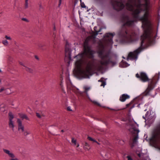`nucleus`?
Returning <instances> with one entry per match:
<instances>
[{
  "instance_id": "54",
  "label": "nucleus",
  "mask_w": 160,
  "mask_h": 160,
  "mask_svg": "<svg viewBox=\"0 0 160 160\" xmlns=\"http://www.w3.org/2000/svg\"><path fill=\"white\" fill-rule=\"evenodd\" d=\"M128 106H129V104H127V107H128Z\"/></svg>"
},
{
  "instance_id": "10",
  "label": "nucleus",
  "mask_w": 160,
  "mask_h": 160,
  "mask_svg": "<svg viewBox=\"0 0 160 160\" xmlns=\"http://www.w3.org/2000/svg\"><path fill=\"white\" fill-rule=\"evenodd\" d=\"M9 127L10 128H12V130L14 131V124L12 120L14 118L13 115L11 112H9Z\"/></svg>"
},
{
  "instance_id": "33",
  "label": "nucleus",
  "mask_w": 160,
  "mask_h": 160,
  "mask_svg": "<svg viewBox=\"0 0 160 160\" xmlns=\"http://www.w3.org/2000/svg\"><path fill=\"white\" fill-rule=\"evenodd\" d=\"M22 20L27 22H28V20L26 18H22Z\"/></svg>"
},
{
  "instance_id": "45",
  "label": "nucleus",
  "mask_w": 160,
  "mask_h": 160,
  "mask_svg": "<svg viewBox=\"0 0 160 160\" xmlns=\"http://www.w3.org/2000/svg\"><path fill=\"white\" fill-rule=\"evenodd\" d=\"M76 145H77V147H78L79 146V144L78 143H77Z\"/></svg>"
},
{
  "instance_id": "58",
  "label": "nucleus",
  "mask_w": 160,
  "mask_h": 160,
  "mask_svg": "<svg viewBox=\"0 0 160 160\" xmlns=\"http://www.w3.org/2000/svg\"><path fill=\"white\" fill-rule=\"evenodd\" d=\"M57 126V125H53L52 126Z\"/></svg>"
},
{
  "instance_id": "34",
  "label": "nucleus",
  "mask_w": 160,
  "mask_h": 160,
  "mask_svg": "<svg viewBox=\"0 0 160 160\" xmlns=\"http://www.w3.org/2000/svg\"><path fill=\"white\" fill-rule=\"evenodd\" d=\"M106 83L105 82H102V84L100 85V86H103V87H104V86L106 85Z\"/></svg>"
},
{
  "instance_id": "15",
  "label": "nucleus",
  "mask_w": 160,
  "mask_h": 160,
  "mask_svg": "<svg viewBox=\"0 0 160 160\" xmlns=\"http://www.w3.org/2000/svg\"><path fill=\"white\" fill-rule=\"evenodd\" d=\"M83 148L85 150H89L90 149V145L88 142H86L83 146Z\"/></svg>"
},
{
  "instance_id": "6",
  "label": "nucleus",
  "mask_w": 160,
  "mask_h": 160,
  "mask_svg": "<svg viewBox=\"0 0 160 160\" xmlns=\"http://www.w3.org/2000/svg\"><path fill=\"white\" fill-rule=\"evenodd\" d=\"M115 35L114 33H107L104 36V38L107 43L110 45L112 46L113 43V38Z\"/></svg>"
},
{
  "instance_id": "55",
  "label": "nucleus",
  "mask_w": 160,
  "mask_h": 160,
  "mask_svg": "<svg viewBox=\"0 0 160 160\" xmlns=\"http://www.w3.org/2000/svg\"><path fill=\"white\" fill-rule=\"evenodd\" d=\"M134 107V105H133L131 108H133Z\"/></svg>"
},
{
  "instance_id": "29",
  "label": "nucleus",
  "mask_w": 160,
  "mask_h": 160,
  "mask_svg": "<svg viewBox=\"0 0 160 160\" xmlns=\"http://www.w3.org/2000/svg\"><path fill=\"white\" fill-rule=\"evenodd\" d=\"M5 38L7 39L8 40H12L10 36H8L7 35H6L5 36Z\"/></svg>"
},
{
  "instance_id": "3",
  "label": "nucleus",
  "mask_w": 160,
  "mask_h": 160,
  "mask_svg": "<svg viewBox=\"0 0 160 160\" xmlns=\"http://www.w3.org/2000/svg\"><path fill=\"white\" fill-rule=\"evenodd\" d=\"M92 39V37L91 36L87 37L83 44V53L78 54L74 57V58H80L75 62V65L78 69H79L81 67L82 59L83 54L85 55L90 59L93 58H94V54L95 53V52L91 49V47L89 44Z\"/></svg>"
},
{
  "instance_id": "4",
  "label": "nucleus",
  "mask_w": 160,
  "mask_h": 160,
  "mask_svg": "<svg viewBox=\"0 0 160 160\" xmlns=\"http://www.w3.org/2000/svg\"><path fill=\"white\" fill-rule=\"evenodd\" d=\"M154 78L152 80L149 82L148 87L144 92V94L146 95L151 96L154 97L157 94L156 90L154 89L155 87Z\"/></svg>"
},
{
  "instance_id": "1",
  "label": "nucleus",
  "mask_w": 160,
  "mask_h": 160,
  "mask_svg": "<svg viewBox=\"0 0 160 160\" xmlns=\"http://www.w3.org/2000/svg\"><path fill=\"white\" fill-rule=\"evenodd\" d=\"M151 0H128L126 4V8L129 11H132L134 6L136 7L137 9L132 12L134 18L130 19L128 16L125 15L122 17V21L123 23L121 30L118 32L121 41L122 42L130 43L138 40V34L128 31L126 27L134 26L137 22L136 19L142 22V27L144 30L143 34L141 36L140 46L133 52H130L128 57H138V54L144 49L143 44L144 42L147 41L150 43L152 41L153 33L148 20V9Z\"/></svg>"
},
{
  "instance_id": "50",
  "label": "nucleus",
  "mask_w": 160,
  "mask_h": 160,
  "mask_svg": "<svg viewBox=\"0 0 160 160\" xmlns=\"http://www.w3.org/2000/svg\"><path fill=\"white\" fill-rule=\"evenodd\" d=\"M138 156L139 157H141V156H140V154H138Z\"/></svg>"
},
{
  "instance_id": "53",
  "label": "nucleus",
  "mask_w": 160,
  "mask_h": 160,
  "mask_svg": "<svg viewBox=\"0 0 160 160\" xmlns=\"http://www.w3.org/2000/svg\"><path fill=\"white\" fill-rule=\"evenodd\" d=\"M147 106V105L146 104H145L144 105L145 107L146 106Z\"/></svg>"
},
{
  "instance_id": "38",
  "label": "nucleus",
  "mask_w": 160,
  "mask_h": 160,
  "mask_svg": "<svg viewBox=\"0 0 160 160\" xmlns=\"http://www.w3.org/2000/svg\"><path fill=\"white\" fill-rule=\"evenodd\" d=\"M92 141L94 142H95L96 143H97L98 144H99V143H98L97 141H96L95 140L93 139L92 140Z\"/></svg>"
},
{
  "instance_id": "19",
  "label": "nucleus",
  "mask_w": 160,
  "mask_h": 160,
  "mask_svg": "<svg viewBox=\"0 0 160 160\" xmlns=\"http://www.w3.org/2000/svg\"><path fill=\"white\" fill-rule=\"evenodd\" d=\"M97 28V27L96 26L94 28V30L96 32V34H95V37L98 34H102V33H99V32L101 31V30H102V28H100L98 31H97L96 30Z\"/></svg>"
},
{
  "instance_id": "44",
  "label": "nucleus",
  "mask_w": 160,
  "mask_h": 160,
  "mask_svg": "<svg viewBox=\"0 0 160 160\" xmlns=\"http://www.w3.org/2000/svg\"><path fill=\"white\" fill-rule=\"evenodd\" d=\"M35 58H36V59H37V60H39V58H38V57L37 56H35Z\"/></svg>"
},
{
  "instance_id": "28",
  "label": "nucleus",
  "mask_w": 160,
  "mask_h": 160,
  "mask_svg": "<svg viewBox=\"0 0 160 160\" xmlns=\"http://www.w3.org/2000/svg\"><path fill=\"white\" fill-rule=\"evenodd\" d=\"M111 110H113L114 111H119L122 110V108H110Z\"/></svg>"
},
{
  "instance_id": "23",
  "label": "nucleus",
  "mask_w": 160,
  "mask_h": 160,
  "mask_svg": "<svg viewBox=\"0 0 160 160\" xmlns=\"http://www.w3.org/2000/svg\"><path fill=\"white\" fill-rule=\"evenodd\" d=\"M71 142L74 146L77 145V140L73 138H72Z\"/></svg>"
},
{
  "instance_id": "26",
  "label": "nucleus",
  "mask_w": 160,
  "mask_h": 160,
  "mask_svg": "<svg viewBox=\"0 0 160 160\" xmlns=\"http://www.w3.org/2000/svg\"><path fill=\"white\" fill-rule=\"evenodd\" d=\"M60 80H61V81H60V85L61 87V88L62 89H63V79L62 78H61V79Z\"/></svg>"
},
{
  "instance_id": "31",
  "label": "nucleus",
  "mask_w": 160,
  "mask_h": 160,
  "mask_svg": "<svg viewBox=\"0 0 160 160\" xmlns=\"http://www.w3.org/2000/svg\"><path fill=\"white\" fill-rule=\"evenodd\" d=\"M30 133L29 132L26 131L24 132V135L25 136H26L27 135L29 134Z\"/></svg>"
},
{
  "instance_id": "9",
  "label": "nucleus",
  "mask_w": 160,
  "mask_h": 160,
  "mask_svg": "<svg viewBox=\"0 0 160 160\" xmlns=\"http://www.w3.org/2000/svg\"><path fill=\"white\" fill-rule=\"evenodd\" d=\"M65 57L66 58H68L69 60H71V52L72 50L69 47L68 45H66L65 48Z\"/></svg>"
},
{
  "instance_id": "22",
  "label": "nucleus",
  "mask_w": 160,
  "mask_h": 160,
  "mask_svg": "<svg viewBox=\"0 0 160 160\" xmlns=\"http://www.w3.org/2000/svg\"><path fill=\"white\" fill-rule=\"evenodd\" d=\"M3 44L5 46H7L8 44V42L7 40H3L2 42Z\"/></svg>"
},
{
  "instance_id": "56",
  "label": "nucleus",
  "mask_w": 160,
  "mask_h": 160,
  "mask_svg": "<svg viewBox=\"0 0 160 160\" xmlns=\"http://www.w3.org/2000/svg\"><path fill=\"white\" fill-rule=\"evenodd\" d=\"M2 72V71L1 70V69H0V72Z\"/></svg>"
},
{
  "instance_id": "39",
  "label": "nucleus",
  "mask_w": 160,
  "mask_h": 160,
  "mask_svg": "<svg viewBox=\"0 0 160 160\" xmlns=\"http://www.w3.org/2000/svg\"><path fill=\"white\" fill-rule=\"evenodd\" d=\"M10 160H18L17 158H11L10 159Z\"/></svg>"
},
{
  "instance_id": "25",
  "label": "nucleus",
  "mask_w": 160,
  "mask_h": 160,
  "mask_svg": "<svg viewBox=\"0 0 160 160\" xmlns=\"http://www.w3.org/2000/svg\"><path fill=\"white\" fill-rule=\"evenodd\" d=\"M80 5L82 8H86V6L85 5L84 2H82V1H80Z\"/></svg>"
},
{
  "instance_id": "60",
  "label": "nucleus",
  "mask_w": 160,
  "mask_h": 160,
  "mask_svg": "<svg viewBox=\"0 0 160 160\" xmlns=\"http://www.w3.org/2000/svg\"><path fill=\"white\" fill-rule=\"evenodd\" d=\"M80 1H82V0H80Z\"/></svg>"
},
{
  "instance_id": "2",
  "label": "nucleus",
  "mask_w": 160,
  "mask_h": 160,
  "mask_svg": "<svg viewBox=\"0 0 160 160\" xmlns=\"http://www.w3.org/2000/svg\"><path fill=\"white\" fill-rule=\"evenodd\" d=\"M98 57L101 60L98 61L99 63H93L91 61L88 62L86 67L85 69L81 70L82 73L85 75H88L91 74L92 71L95 70H100L102 68V66L107 65L110 62L112 63L113 66L117 63L116 62H112L107 60V58L109 57L111 53L105 49H102L98 52Z\"/></svg>"
},
{
  "instance_id": "40",
  "label": "nucleus",
  "mask_w": 160,
  "mask_h": 160,
  "mask_svg": "<svg viewBox=\"0 0 160 160\" xmlns=\"http://www.w3.org/2000/svg\"><path fill=\"white\" fill-rule=\"evenodd\" d=\"M4 90V88H2L0 89V92H2Z\"/></svg>"
},
{
  "instance_id": "20",
  "label": "nucleus",
  "mask_w": 160,
  "mask_h": 160,
  "mask_svg": "<svg viewBox=\"0 0 160 160\" xmlns=\"http://www.w3.org/2000/svg\"><path fill=\"white\" fill-rule=\"evenodd\" d=\"M5 106L4 104H2L0 106V110L2 112L5 111Z\"/></svg>"
},
{
  "instance_id": "11",
  "label": "nucleus",
  "mask_w": 160,
  "mask_h": 160,
  "mask_svg": "<svg viewBox=\"0 0 160 160\" xmlns=\"http://www.w3.org/2000/svg\"><path fill=\"white\" fill-rule=\"evenodd\" d=\"M130 98V96L126 94H123L120 97L119 100L121 102H124L128 99Z\"/></svg>"
},
{
  "instance_id": "8",
  "label": "nucleus",
  "mask_w": 160,
  "mask_h": 160,
  "mask_svg": "<svg viewBox=\"0 0 160 160\" xmlns=\"http://www.w3.org/2000/svg\"><path fill=\"white\" fill-rule=\"evenodd\" d=\"M112 5L113 8L117 11H119L122 10L124 7V5L121 2L115 1L112 3Z\"/></svg>"
},
{
  "instance_id": "17",
  "label": "nucleus",
  "mask_w": 160,
  "mask_h": 160,
  "mask_svg": "<svg viewBox=\"0 0 160 160\" xmlns=\"http://www.w3.org/2000/svg\"><path fill=\"white\" fill-rule=\"evenodd\" d=\"M150 112L149 111H148L145 114V116H142V118L143 119H144L146 120H148L149 118V116H150Z\"/></svg>"
},
{
  "instance_id": "43",
  "label": "nucleus",
  "mask_w": 160,
  "mask_h": 160,
  "mask_svg": "<svg viewBox=\"0 0 160 160\" xmlns=\"http://www.w3.org/2000/svg\"><path fill=\"white\" fill-rule=\"evenodd\" d=\"M61 2H62V0H59V6L61 4Z\"/></svg>"
},
{
  "instance_id": "5",
  "label": "nucleus",
  "mask_w": 160,
  "mask_h": 160,
  "mask_svg": "<svg viewBox=\"0 0 160 160\" xmlns=\"http://www.w3.org/2000/svg\"><path fill=\"white\" fill-rule=\"evenodd\" d=\"M135 124H133L132 126V128L133 130V138L132 139L133 144L137 143L138 142V133L139 131L138 129V125L135 122Z\"/></svg>"
},
{
  "instance_id": "36",
  "label": "nucleus",
  "mask_w": 160,
  "mask_h": 160,
  "mask_svg": "<svg viewBox=\"0 0 160 160\" xmlns=\"http://www.w3.org/2000/svg\"><path fill=\"white\" fill-rule=\"evenodd\" d=\"M88 140L92 141L93 138L90 137L88 136Z\"/></svg>"
},
{
  "instance_id": "46",
  "label": "nucleus",
  "mask_w": 160,
  "mask_h": 160,
  "mask_svg": "<svg viewBox=\"0 0 160 160\" xmlns=\"http://www.w3.org/2000/svg\"><path fill=\"white\" fill-rule=\"evenodd\" d=\"M93 102L94 103H95V104H98V102H96V101H94Z\"/></svg>"
},
{
  "instance_id": "47",
  "label": "nucleus",
  "mask_w": 160,
  "mask_h": 160,
  "mask_svg": "<svg viewBox=\"0 0 160 160\" xmlns=\"http://www.w3.org/2000/svg\"><path fill=\"white\" fill-rule=\"evenodd\" d=\"M53 30L54 31H55L56 30V28H55V26H54V27L53 28Z\"/></svg>"
},
{
  "instance_id": "51",
  "label": "nucleus",
  "mask_w": 160,
  "mask_h": 160,
  "mask_svg": "<svg viewBox=\"0 0 160 160\" xmlns=\"http://www.w3.org/2000/svg\"><path fill=\"white\" fill-rule=\"evenodd\" d=\"M61 132H64V131L63 130H62L61 131Z\"/></svg>"
},
{
  "instance_id": "24",
  "label": "nucleus",
  "mask_w": 160,
  "mask_h": 160,
  "mask_svg": "<svg viewBox=\"0 0 160 160\" xmlns=\"http://www.w3.org/2000/svg\"><path fill=\"white\" fill-rule=\"evenodd\" d=\"M110 57L111 58H115L116 59H117V55L116 54L112 53L110 55Z\"/></svg>"
},
{
  "instance_id": "13",
  "label": "nucleus",
  "mask_w": 160,
  "mask_h": 160,
  "mask_svg": "<svg viewBox=\"0 0 160 160\" xmlns=\"http://www.w3.org/2000/svg\"><path fill=\"white\" fill-rule=\"evenodd\" d=\"M17 122L18 123V130H21L22 132L24 131V127L22 124V122L20 119H17Z\"/></svg>"
},
{
  "instance_id": "14",
  "label": "nucleus",
  "mask_w": 160,
  "mask_h": 160,
  "mask_svg": "<svg viewBox=\"0 0 160 160\" xmlns=\"http://www.w3.org/2000/svg\"><path fill=\"white\" fill-rule=\"evenodd\" d=\"M120 65L122 67L125 68L129 66V64H128L127 62L124 61L122 60L120 64Z\"/></svg>"
},
{
  "instance_id": "35",
  "label": "nucleus",
  "mask_w": 160,
  "mask_h": 160,
  "mask_svg": "<svg viewBox=\"0 0 160 160\" xmlns=\"http://www.w3.org/2000/svg\"><path fill=\"white\" fill-rule=\"evenodd\" d=\"M127 158L128 160H132V158L130 156H128L127 157Z\"/></svg>"
},
{
  "instance_id": "37",
  "label": "nucleus",
  "mask_w": 160,
  "mask_h": 160,
  "mask_svg": "<svg viewBox=\"0 0 160 160\" xmlns=\"http://www.w3.org/2000/svg\"><path fill=\"white\" fill-rule=\"evenodd\" d=\"M67 110L69 111H72V110L71 109V107L70 106L68 107Z\"/></svg>"
},
{
  "instance_id": "16",
  "label": "nucleus",
  "mask_w": 160,
  "mask_h": 160,
  "mask_svg": "<svg viewBox=\"0 0 160 160\" xmlns=\"http://www.w3.org/2000/svg\"><path fill=\"white\" fill-rule=\"evenodd\" d=\"M19 117L22 119H25L27 120H29V119L25 114L21 113L18 114Z\"/></svg>"
},
{
  "instance_id": "7",
  "label": "nucleus",
  "mask_w": 160,
  "mask_h": 160,
  "mask_svg": "<svg viewBox=\"0 0 160 160\" xmlns=\"http://www.w3.org/2000/svg\"><path fill=\"white\" fill-rule=\"evenodd\" d=\"M136 77L142 82H146L149 81L147 74L144 72H140V74L137 73L136 74Z\"/></svg>"
},
{
  "instance_id": "18",
  "label": "nucleus",
  "mask_w": 160,
  "mask_h": 160,
  "mask_svg": "<svg viewBox=\"0 0 160 160\" xmlns=\"http://www.w3.org/2000/svg\"><path fill=\"white\" fill-rule=\"evenodd\" d=\"M83 88L85 90L84 92L86 93L87 95L88 96V91L90 89V87L85 86Z\"/></svg>"
},
{
  "instance_id": "41",
  "label": "nucleus",
  "mask_w": 160,
  "mask_h": 160,
  "mask_svg": "<svg viewBox=\"0 0 160 160\" xmlns=\"http://www.w3.org/2000/svg\"><path fill=\"white\" fill-rule=\"evenodd\" d=\"M38 46L39 48H41L43 46V45L41 44H39L38 45Z\"/></svg>"
},
{
  "instance_id": "48",
  "label": "nucleus",
  "mask_w": 160,
  "mask_h": 160,
  "mask_svg": "<svg viewBox=\"0 0 160 160\" xmlns=\"http://www.w3.org/2000/svg\"><path fill=\"white\" fill-rule=\"evenodd\" d=\"M100 0V1H101L102 2H103L105 1L106 0Z\"/></svg>"
},
{
  "instance_id": "57",
  "label": "nucleus",
  "mask_w": 160,
  "mask_h": 160,
  "mask_svg": "<svg viewBox=\"0 0 160 160\" xmlns=\"http://www.w3.org/2000/svg\"><path fill=\"white\" fill-rule=\"evenodd\" d=\"M1 80L0 79V83H1Z\"/></svg>"
},
{
  "instance_id": "32",
  "label": "nucleus",
  "mask_w": 160,
  "mask_h": 160,
  "mask_svg": "<svg viewBox=\"0 0 160 160\" xmlns=\"http://www.w3.org/2000/svg\"><path fill=\"white\" fill-rule=\"evenodd\" d=\"M36 116L39 118H41V116L39 113L38 112L36 113Z\"/></svg>"
},
{
  "instance_id": "59",
  "label": "nucleus",
  "mask_w": 160,
  "mask_h": 160,
  "mask_svg": "<svg viewBox=\"0 0 160 160\" xmlns=\"http://www.w3.org/2000/svg\"><path fill=\"white\" fill-rule=\"evenodd\" d=\"M122 141L123 142V143H124V141L123 140H122Z\"/></svg>"
},
{
  "instance_id": "21",
  "label": "nucleus",
  "mask_w": 160,
  "mask_h": 160,
  "mask_svg": "<svg viewBox=\"0 0 160 160\" xmlns=\"http://www.w3.org/2000/svg\"><path fill=\"white\" fill-rule=\"evenodd\" d=\"M25 70L26 71H27V72H29L30 73L33 72V71L32 69L31 68H28V67H27L26 66H25Z\"/></svg>"
},
{
  "instance_id": "52",
  "label": "nucleus",
  "mask_w": 160,
  "mask_h": 160,
  "mask_svg": "<svg viewBox=\"0 0 160 160\" xmlns=\"http://www.w3.org/2000/svg\"><path fill=\"white\" fill-rule=\"evenodd\" d=\"M147 110V109H145V110H144V111H146Z\"/></svg>"
},
{
  "instance_id": "30",
  "label": "nucleus",
  "mask_w": 160,
  "mask_h": 160,
  "mask_svg": "<svg viewBox=\"0 0 160 160\" xmlns=\"http://www.w3.org/2000/svg\"><path fill=\"white\" fill-rule=\"evenodd\" d=\"M98 82H105L104 80V78H101L98 80Z\"/></svg>"
},
{
  "instance_id": "49",
  "label": "nucleus",
  "mask_w": 160,
  "mask_h": 160,
  "mask_svg": "<svg viewBox=\"0 0 160 160\" xmlns=\"http://www.w3.org/2000/svg\"><path fill=\"white\" fill-rule=\"evenodd\" d=\"M140 104H139L138 106H137V107L138 108H140Z\"/></svg>"
},
{
  "instance_id": "12",
  "label": "nucleus",
  "mask_w": 160,
  "mask_h": 160,
  "mask_svg": "<svg viewBox=\"0 0 160 160\" xmlns=\"http://www.w3.org/2000/svg\"><path fill=\"white\" fill-rule=\"evenodd\" d=\"M3 150L6 154L8 155L9 157L11 158H15V156L14 155L11 151L5 149H3Z\"/></svg>"
},
{
  "instance_id": "42",
  "label": "nucleus",
  "mask_w": 160,
  "mask_h": 160,
  "mask_svg": "<svg viewBox=\"0 0 160 160\" xmlns=\"http://www.w3.org/2000/svg\"><path fill=\"white\" fill-rule=\"evenodd\" d=\"M21 65H22L24 67H25L26 66H25V65H24V64H23V63L22 62H20L19 63Z\"/></svg>"
},
{
  "instance_id": "27",
  "label": "nucleus",
  "mask_w": 160,
  "mask_h": 160,
  "mask_svg": "<svg viewBox=\"0 0 160 160\" xmlns=\"http://www.w3.org/2000/svg\"><path fill=\"white\" fill-rule=\"evenodd\" d=\"M28 0H25V8H27L28 7Z\"/></svg>"
}]
</instances>
